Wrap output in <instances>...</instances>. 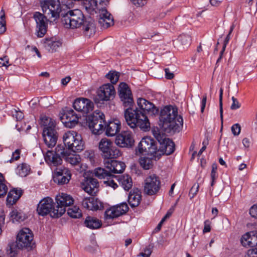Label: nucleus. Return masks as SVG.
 <instances>
[{"label":"nucleus","instance_id":"nucleus-1","mask_svg":"<svg viewBox=\"0 0 257 257\" xmlns=\"http://www.w3.org/2000/svg\"><path fill=\"white\" fill-rule=\"evenodd\" d=\"M43 14L36 12L34 19L36 23V35L38 38L44 36L47 31V21L51 22L58 20L62 11L59 0H43L41 2Z\"/></svg>","mask_w":257,"mask_h":257},{"label":"nucleus","instance_id":"nucleus-2","mask_svg":"<svg viewBox=\"0 0 257 257\" xmlns=\"http://www.w3.org/2000/svg\"><path fill=\"white\" fill-rule=\"evenodd\" d=\"M62 23L66 28L75 29L83 26L84 35L90 37L95 32L94 21L90 17L85 18L82 11L79 9L68 11L63 15Z\"/></svg>","mask_w":257,"mask_h":257},{"label":"nucleus","instance_id":"nucleus-3","mask_svg":"<svg viewBox=\"0 0 257 257\" xmlns=\"http://www.w3.org/2000/svg\"><path fill=\"white\" fill-rule=\"evenodd\" d=\"M159 125L166 133L174 134L179 132L183 126V118L178 114L177 107L166 105L161 110Z\"/></svg>","mask_w":257,"mask_h":257},{"label":"nucleus","instance_id":"nucleus-4","mask_svg":"<svg viewBox=\"0 0 257 257\" xmlns=\"http://www.w3.org/2000/svg\"><path fill=\"white\" fill-rule=\"evenodd\" d=\"M124 117L128 125L134 128L139 127L144 131H148L150 128V123L148 117L138 108L125 109Z\"/></svg>","mask_w":257,"mask_h":257},{"label":"nucleus","instance_id":"nucleus-5","mask_svg":"<svg viewBox=\"0 0 257 257\" xmlns=\"http://www.w3.org/2000/svg\"><path fill=\"white\" fill-rule=\"evenodd\" d=\"M34 244L32 231L28 228H23L18 233L16 241L9 244V253L14 256L17 253V249L31 250Z\"/></svg>","mask_w":257,"mask_h":257},{"label":"nucleus","instance_id":"nucleus-6","mask_svg":"<svg viewBox=\"0 0 257 257\" xmlns=\"http://www.w3.org/2000/svg\"><path fill=\"white\" fill-rule=\"evenodd\" d=\"M40 123L44 126L43 137L45 145L49 148H53L57 144L58 137L55 120L45 116L41 118Z\"/></svg>","mask_w":257,"mask_h":257},{"label":"nucleus","instance_id":"nucleus-7","mask_svg":"<svg viewBox=\"0 0 257 257\" xmlns=\"http://www.w3.org/2000/svg\"><path fill=\"white\" fill-rule=\"evenodd\" d=\"M154 137L160 143L159 149L157 150V155H155V160H159L162 155H169L175 150V144L170 139L167 138L165 135L162 133L159 128H154L152 130Z\"/></svg>","mask_w":257,"mask_h":257},{"label":"nucleus","instance_id":"nucleus-8","mask_svg":"<svg viewBox=\"0 0 257 257\" xmlns=\"http://www.w3.org/2000/svg\"><path fill=\"white\" fill-rule=\"evenodd\" d=\"M98 149L105 161L117 158L121 155L119 150L113 145L110 140L107 138H103L100 141Z\"/></svg>","mask_w":257,"mask_h":257},{"label":"nucleus","instance_id":"nucleus-9","mask_svg":"<svg viewBox=\"0 0 257 257\" xmlns=\"http://www.w3.org/2000/svg\"><path fill=\"white\" fill-rule=\"evenodd\" d=\"M104 115L101 112H94L86 117V123L92 133L95 135H100L104 131Z\"/></svg>","mask_w":257,"mask_h":257},{"label":"nucleus","instance_id":"nucleus-10","mask_svg":"<svg viewBox=\"0 0 257 257\" xmlns=\"http://www.w3.org/2000/svg\"><path fill=\"white\" fill-rule=\"evenodd\" d=\"M66 156V150L63 146L58 145L54 151L48 150L44 155L46 163L51 166H58L62 163V158Z\"/></svg>","mask_w":257,"mask_h":257},{"label":"nucleus","instance_id":"nucleus-11","mask_svg":"<svg viewBox=\"0 0 257 257\" xmlns=\"http://www.w3.org/2000/svg\"><path fill=\"white\" fill-rule=\"evenodd\" d=\"M55 199L57 203L56 205L57 212H53L52 215L60 217L65 212V207L72 204L74 200L70 195L63 193H59L56 196Z\"/></svg>","mask_w":257,"mask_h":257},{"label":"nucleus","instance_id":"nucleus-12","mask_svg":"<svg viewBox=\"0 0 257 257\" xmlns=\"http://www.w3.org/2000/svg\"><path fill=\"white\" fill-rule=\"evenodd\" d=\"M60 119L64 126L68 128H73L78 123L80 116L72 109L65 108L62 109L59 114Z\"/></svg>","mask_w":257,"mask_h":257},{"label":"nucleus","instance_id":"nucleus-13","mask_svg":"<svg viewBox=\"0 0 257 257\" xmlns=\"http://www.w3.org/2000/svg\"><path fill=\"white\" fill-rule=\"evenodd\" d=\"M161 187V182L158 176L152 175L145 180L144 191L145 194L152 196L156 194Z\"/></svg>","mask_w":257,"mask_h":257},{"label":"nucleus","instance_id":"nucleus-14","mask_svg":"<svg viewBox=\"0 0 257 257\" xmlns=\"http://www.w3.org/2000/svg\"><path fill=\"white\" fill-rule=\"evenodd\" d=\"M138 151L140 153H146L155 159V155H157V147L156 142L150 137H144L138 145Z\"/></svg>","mask_w":257,"mask_h":257},{"label":"nucleus","instance_id":"nucleus-15","mask_svg":"<svg viewBox=\"0 0 257 257\" xmlns=\"http://www.w3.org/2000/svg\"><path fill=\"white\" fill-rule=\"evenodd\" d=\"M37 211L38 214L41 216H45L49 214L53 218H57L52 215V214L57 212L56 205H54L53 200L48 197L41 200L38 205Z\"/></svg>","mask_w":257,"mask_h":257},{"label":"nucleus","instance_id":"nucleus-16","mask_svg":"<svg viewBox=\"0 0 257 257\" xmlns=\"http://www.w3.org/2000/svg\"><path fill=\"white\" fill-rule=\"evenodd\" d=\"M115 143L120 147L129 148L134 146L135 140L131 132L124 131L116 136Z\"/></svg>","mask_w":257,"mask_h":257},{"label":"nucleus","instance_id":"nucleus-17","mask_svg":"<svg viewBox=\"0 0 257 257\" xmlns=\"http://www.w3.org/2000/svg\"><path fill=\"white\" fill-rule=\"evenodd\" d=\"M128 210L126 203H122L113 206L105 211L104 216L106 219L116 218L125 214Z\"/></svg>","mask_w":257,"mask_h":257},{"label":"nucleus","instance_id":"nucleus-18","mask_svg":"<svg viewBox=\"0 0 257 257\" xmlns=\"http://www.w3.org/2000/svg\"><path fill=\"white\" fill-rule=\"evenodd\" d=\"M73 107L78 111L87 113L94 107L93 102L85 97H78L73 102Z\"/></svg>","mask_w":257,"mask_h":257},{"label":"nucleus","instance_id":"nucleus-19","mask_svg":"<svg viewBox=\"0 0 257 257\" xmlns=\"http://www.w3.org/2000/svg\"><path fill=\"white\" fill-rule=\"evenodd\" d=\"M81 187L89 194L94 196L99 191V183L93 177L85 178L81 183Z\"/></svg>","mask_w":257,"mask_h":257},{"label":"nucleus","instance_id":"nucleus-20","mask_svg":"<svg viewBox=\"0 0 257 257\" xmlns=\"http://www.w3.org/2000/svg\"><path fill=\"white\" fill-rule=\"evenodd\" d=\"M70 171L67 168L57 169L53 177L54 181L58 184H64L69 182L71 178Z\"/></svg>","mask_w":257,"mask_h":257},{"label":"nucleus","instance_id":"nucleus-21","mask_svg":"<svg viewBox=\"0 0 257 257\" xmlns=\"http://www.w3.org/2000/svg\"><path fill=\"white\" fill-rule=\"evenodd\" d=\"M137 103L139 107L144 112H147L151 115H155L159 112V109L151 102L146 100L143 97H139Z\"/></svg>","mask_w":257,"mask_h":257},{"label":"nucleus","instance_id":"nucleus-22","mask_svg":"<svg viewBox=\"0 0 257 257\" xmlns=\"http://www.w3.org/2000/svg\"><path fill=\"white\" fill-rule=\"evenodd\" d=\"M104 164L106 169L109 170L111 174L121 173L125 167L123 162L112 159L104 161Z\"/></svg>","mask_w":257,"mask_h":257},{"label":"nucleus","instance_id":"nucleus-23","mask_svg":"<svg viewBox=\"0 0 257 257\" xmlns=\"http://www.w3.org/2000/svg\"><path fill=\"white\" fill-rule=\"evenodd\" d=\"M81 204L84 208L91 210H97L103 207L102 203L94 197L84 198Z\"/></svg>","mask_w":257,"mask_h":257},{"label":"nucleus","instance_id":"nucleus-24","mask_svg":"<svg viewBox=\"0 0 257 257\" xmlns=\"http://www.w3.org/2000/svg\"><path fill=\"white\" fill-rule=\"evenodd\" d=\"M241 244L244 247H253L257 245V231L248 232L240 239Z\"/></svg>","mask_w":257,"mask_h":257},{"label":"nucleus","instance_id":"nucleus-25","mask_svg":"<svg viewBox=\"0 0 257 257\" xmlns=\"http://www.w3.org/2000/svg\"><path fill=\"white\" fill-rule=\"evenodd\" d=\"M97 96H114L116 91L113 85L110 83L104 84L97 90Z\"/></svg>","mask_w":257,"mask_h":257},{"label":"nucleus","instance_id":"nucleus-26","mask_svg":"<svg viewBox=\"0 0 257 257\" xmlns=\"http://www.w3.org/2000/svg\"><path fill=\"white\" fill-rule=\"evenodd\" d=\"M120 122L118 120L115 119L113 121H110L108 124L104 127L105 130V134L107 136H114L119 132L120 129Z\"/></svg>","mask_w":257,"mask_h":257},{"label":"nucleus","instance_id":"nucleus-27","mask_svg":"<svg viewBox=\"0 0 257 257\" xmlns=\"http://www.w3.org/2000/svg\"><path fill=\"white\" fill-rule=\"evenodd\" d=\"M44 45L45 48L50 52H55L58 48H59L62 44L57 41L55 38H46L44 40Z\"/></svg>","mask_w":257,"mask_h":257},{"label":"nucleus","instance_id":"nucleus-28","mask_svg":"<svg viewBox=\"0 0 257 257\" xmlns=\"http://www.w3.org/2000/svg\"><path fill=\"white\" fill-rule=\"evenodd\" d=\"M114 177L125 190H128L132 188L133 185L132 178L128 175H122Z\"/></svg>","mask_w":257,"mask_h":257},{"label":"nucleus","instance_id":"nucleus-29","mask_svg":"<svg viewBox=\"0 0 257 257\" xmlns=\"http://www.w3.org/2000/svg\"><path fill=\"white\" fill-rule=\"evenodd\" d=\"M22 194L21 190L14 189L11 190L8 193L7 198V204L13 205L20 198Z\"/></svg>","mask_w":257,"mask_h":257},{"label":"nucleus","instance_id":"nucleus-30","mask_svg":"<svg viewBox=\"0 0 257 257\" xmlns=\"http://www.w3.org/2000/svg\"><path fill=\"white\" fill-rule=\"evenodd\" d=\"M142 196L139 191L130 192L128 196V201L132 207H136L140 204Z\"/></svg>","mask_w":257,"mask_h":257},{"label":"nucleus","instance_id":"nucleus-31","mask_svg":"<svg viewBox=\"0 0 257 257\" xmlns=\"http://www.w3.org/2000/svg\"><path fill=\"white\" fill-rule=\"evenodd\" d=\"M97 0H84L83 5L86 10L90 14L97 13L99 8Z\"/></svg>","mask_w":257,"mask_h":257},{"label":"nucleus","instance_id":"nucleus-32","mask_svg":"<svg viewBox=\"0 0 257 257\" xmlns=\"http://www.w3.org/2000/svg\"><path fill=\"white\" fill-rule=\"evenodd\" d=\"M79 136V135L74 131H68L64 133L63 136V141L65 146L68 147V149L71 146V144L73 143L75 140V138Z\"/></svg>","mask_w":257,"mask_h":257},{"label":"nucleus","instance_id":"nucleus-33","mask_svg":"<svg viewBox=\"0 0 257 257\" xmlns=\"http://www.w3.org/2000/svg\"><path fill=\"white\" fill-rule=\"evenodd\" d=\"M68 149L74 152H79L84 149V143L80 135L75 138V140Z\"/></svg>","mask_w":257,"mask_h":257},{"label":"nucleus","instance_id":"nucleus-34","mask_svg":"<svg viewBox=\"0 0 257 257\" xmlns=\"http://www.w3.org/2000/svg\"><path fill=\"white\" fill-rule=\"evenodd\" d=\"M119 96H132V93L129 86L124 82H121L118 86Z\"/></svg>","mask_w":257,"mask_h":257},{"label":"nucleus","instance_id":"nucleus-35","mask_svg":"<svg viewBox=\"0 0 257 257\" xmlns=\"http://www.w3.org/2000/svg\"><path fill=\"white\" fill-rule=\"evenodd\" d=\"M85 225L90 229H97L101 226V223L97 218L88 216L84 222Z\"/></svg>","mask_w":257,"mask_h":257},{"label":"nucleus","instance_id":"nucleus-36","mask_svg":"<svg viewBox=\"0 0 257 257\" xmlns=\"http://www.w3.org/2000/svg\"><path fill=\"white\" fill-rule=\"evenodd\" d=\"M93 174L95 176L99 179H104L112 176V174H110L109 170H106L101 167L95 168L94 170Z\"/></svg>","mask_w":257,"mask_h":257},{"label":"nucleus","instance_id":"nucleus-37","mask_svg":"<svg viewBox=\"0 0 257 257\" xmlns=\"http://www.w3.org/2000/svg\"><path fill=\"white\" fill-rule=\"evenodd\" d=\"M30 170V166L25 163H23L18 166L17 173L21 177H24L29 174Z\"/></svg>","mask_w":257,"mask_h":257},{"label":"nucleus","instance_id":"nucleus-38","mask_svg":"<svg viewBox=\"0 0 257 257\" xmlns=\"http://www.w3.org/2000/svg\"><path fill=\"white\" fill-rule=\"evenodd\" d=\"M153 159L149 157H141L139 163L141 166L145 170H149L153 166Z\"/></svg>","mask_w":257,"mask_h":257},{"label":"nucleus","instance_id":"nucleus-39","mask_svg":"<svg viewBox=\"0 0 257 257\" xmlns=\"http://www.w3.org/2000/svg\"><path fill=\"white\" fill-rule=\"evenodd\" d=\"M12 219L14 221L21 222L25 220L26 216L24 213L17 209L13 210L11 213Z\"/></svg>","mask_w":257,"mask_h":257},{"label":"nucleus","instance_id":"nucleus-40","mask_svg":"<svg viewBox=\"0 0 257 257\" xmlns=\"http://www.w3.org/2000/svg\"><path fill=\"white\" fill-rule=\"evenodd\" d=\"M66 161L73 165H76L80 162V158L79 156L75 155L68 154L67 151H66V156L63 157Z\"/></svg>","mask_w":257,"mask_h":257},{"label":"nucleus","instance_id":"nucleus-41","mask_svg":"<svg viewBox=\"0 0 257 257\" xmlns=\"http://www.w3.org/2000/svg\"><path fill=\"white\" fill-rule=\"evenodd\" d=\"M67 214L73 218H79L82 216L81 211L77 206L69 208L67 210Z\"/></svg>","mask_w":257,"mask_h":257},{"label":"nucleus","instance_id":"nucleus-42","mask_svg":"<svg viewBox=\"0 0 257 257\" xmlns=\"http://www.w3.org/2000/svg\"><path fill=\"white\" fill-rule=\"evenodd\" d=\"M98 24L102 29H107L114 24L113 18H108L106 19L99 18Z\"/></svg>","mask_w":257,"mask_h":257},{"label":"nucleus","instance_id":"nucleus-43","mask_svg":"<svg viewBox=\"0 0 257 257\" xmlns=\"http://www.w3.org/2000/svg\"><path fill=\"white\" fill-rule=\"evenodd\" d=\"M178 41L180 42L182 46H187L191 44V39L190 35L183 34L178 37Z\"/></svg>","mask_w":257,"mask_h":257},{"label":"nucleus","instance_id":"nucleus-44","mask_svg":"<svg viewBox=\"0 0 257 257\" xmlns=\"http://www.w3.org/2000/svg\"><path fill=\"white\" fill-rule=\"evenodd\" d=\"M105 77L109 79L112 84H114L117 83L119 79V73L115 71H110L107 73Z\"/></svg>","mask_w":257,"mask_h":257},{"label":"nucleus","instance_id":"nucleus-45","mask_svg":"<svg viewBox=\"0 0 257 257\" xmlns=\"http://www.w3.org/2000/svg\"><path fill=\"white\" fill-rule=\"evenodd\" d=\"M121 101L125 109H134V101L133 97H120Z\"/></svg>","mask_w":257,"mask_h":257},{"label":"nucleus","instance_id":"nucleus-46","mask_svg":"<svg viewBox=\"0 0 257 257\" xmlns=\"http://www.w3.org/2000/svg\"><path fill=\"white\" fill-rule=\"evenodd\" d=\"M97 13L99 14V18H102V19H106L108 18H113L112 16L107 11L105 7L99 8Z\"/></svg>","mask_w":257,"mask_h":257},{"label":"nucleus","instance_id":"nucleus-47","mask_svg":"<svg viewBox=\"0 0 257 257\" xmlns=\"http://www.w3.org/2000/svg\"><path fill=\"white\" fill-rule=\"evenodd\" d=\"M4 180L2 174L0 173V198L5 196L8 192V187L3 183Z\"/></svg>","mask_w":257,"mask_h":257},{"label":"nucleus","instance_id":"nucleus-48","mask_svg":"<svg viewBox=\"0 0 257 257\" xmlns=\"http://www.w3.org/2000/svg\"><path fill=\"white\" fill-rule=\"evenodd\" d=\"M114 177H118L112 174V176L107 178V181H104V183L107 185L111 187L114 189L117 187V185L115 181V178Z\"/></svg>","mask_w":257,"mask_h":257},{"label":"nucleus","instance_id":"nucleus-49","mask_svg":"<svg viewBox=\"0 0 257 257\" xmlns=\"http://www.w3.org/2000/svg\"><path fill=\"white\" fill-rule=\"evenodd\" d=\"M153 246L149 244L144 249V252L139 253L138 256L140 257H150L153 251Z\"/></svg>","mask_w":257,"mask_h":257},{"label":"nucleus","instance_id":"nucleus-50","mask_svg":"<svg viewBox=\"0 0 257 257\" xmlns=\"http://www.w3.org/2000/svg\"><path fill=\"white\" fill-rule=\"evenodd\" d=\"M199 184L198 183L194 184L190 189L189 192V196L191 199L193 198L197 193L199 189Z\"/></svg>","mask_w":257,"mask_h":257},{"label":"nucleus","instance_id":"nucleus-51","mask_svg":"<svg viewBox=\"0 0 257 257\" xmlns=\"http://www.w3.org/2000/svg\"><path fill=\"white\" fill-rule=\"evenodd\" d=\"M234 28V25L233 24L230 27L229 32L228 35H227L226 37L225 38V40L224 41L223 46V47H222L223 48V51H225V48L226 47V45L228 44V42H229V41L230 40V35L231 34L232 31L233 30Z\"/></svg>","mask_w":257,"mask_h":257},{"label":"nucleus","instance_id":"nucleus-52","mask_svg":"<svg viewBox=\"0 0 257 257\" xmlns=\"http://www.w3.org/2000/svg\"><path fill=\"white\" fill-rule=\"evenodd\" d=\"M241 127L238 123H235L231 126V132L234 136H238L240 132Z\"/></svg>","mask_w":257,"mask_h":257},{"label":"nucleus","instance_id":"nucleus-53","mask_svg":"<svg viewBox=\"0 0 257 257\" xmlns=\"http://www.w3.org/2000/svg\"><path fill=\"white\" fill-rule=\"evenodd\" d=\"M244 257H257V248L248 249Z\"/></svg>","mask_w":257,"mask_h":257},{"label":"nucleus","instance_id":"nucleus-54","mask_svg":"<svg viewBox=\"0 0 257 257\" xmlns=\"http://www.w3.org/2000/svg\"><path fill=\"white\" fill-rule=\"evenodd\" d=\"M232 103L231 105L230 108L232 110L239 108L240 106V104L237 99L235 97H232Z\"/></svg>","mask_w":257,"mask_h":257},{"label":"nucleus","instance_id":"nucleus-55","mask_svg":"<svg viewBox=\"0 0 257 257\" xmlns=\"http://www.w3.org/2000/svg\"><path fill=\"white\" fill-rule=\"evenodd\" d=\"M217 166L216 164H213L212 165V170L211 173V179H216L217 177Z\"/></svg>","mask_w":257,"mask_h":257},{"label":"nucleus","instance_id":"nucleus-56","mask_svg":"<svg viewBox=\"0 0 257 257\" xmlns=\"http://www.w3.org/2000/svg\"><path fill=\"white\" fill-rule=\"evenodd\" d=\"M21 151L19 149L16 150L15 152H14L12 154V158L10 160V162L12 163L14 160H18L20 158Z\"/></svg>","mask_w":257,"mask_h":257},{"label":"nucleus","instance_id":"nucleus-57","mask_svg":"<svg viewBox=\"0 0 257 257\" xmlns=\"http://www.w3.org/2000/svg\"><path fill=\"white\" fill-rule=\"evenodd\" d=\"M13 116L15 117L17 121L22 120L24 118L23 113L21 111L15 110V113H13Z\"/></svg>","mask_w":257,"mask_h":257},{"label":"nucleus","instance_id":"nucleus-58","mask_svg":"<svg viewBox=\"0 0 257 257\" xmlns=\"http://www.w3.org/2000/svg\"><path fill=\"white\" fill-rule=\"evenodd\" d=\"M249 214L252 217L257 218V205H254L250 208Z\"/></svg>","mask_w":257,"mask_h":257},{"label":"nucleus","instance_id":"nucleus-59","mask_svg":"<svg viewBox=\"0 0 257 257\" xmlns=\"http://www.w3.org/2000/svg\"><path fill=\"white\" fill-rule=\"evenodd\" d=\"M222 98L219 97V112L221 119V125L223 124V107H222Z\"/></svg>","mask_w":257,"mask_h":257},{"label":"nucleus","instance_id":"nucleus-60","mask_svg":"<svg viewBox=\"0 0 257 257\" xmlns=\"http://www.w3.org/2000/svg\"><path fill=\"white\" fill-rule=\"evenodd\" d=\"M165 77L167 79H172L174 77V74L173 72H171L169 68L165 69Z\"/></svg>","mask_w":257,"mask_h":257},{"label":"nucleus","instance_id":"nucleus-61","mask_svg":"<svg viewBox=\"0 0 257 257\" xmlns=\"http://www.w3.org/2000/svg\"><path fill=\"white\" fill-rule=\"evenodd\" d=\"M160 94L159 93H157L155 92L152 91L151 90L147 89L145 90L143 94H141L142 95H146V96H153L156 95Z\"/></svg>","mask_w":257,"mask_h":257},{"label":"nucleus","instance_id":"nucleus-62","mask_svg":"<svg viewBox=\"0 0 257 257\" xmlns=\"http://www.w3.org/2000/svg\"><path fill=\"white\" fill-rule=\"evenodd\" d=\"M210 222L207 220L204 222V227L203 230V233L208 232L210 231Z\"/></svg>","mask_w":257,"mask_h":257},{"label":"nucleus","instance_id":"nucleus-63","mask_svg":"<svg viewBox=\"0 0 257 257\" xmlns=\"http://www.w3.org/2000/svg\"><path fill=\"white\" fill-rule=\"evenodd\" d=\"M146 0H131L134 5L138 7L144 6L146 3Z\"/></svg>","mask_w":257,"mask_h":257},{"label":"nucleus","instance_id":"nucleus-64","mask_svg":"<svg viewBox=\"0 0 257 257\" xmlns=\"http://www.w3.org/2000/svg\"><path fill=\"white\" fill-rule=\"evenodd\" d=\"M6 30V21H0V34L4 33Z\"/></svg>","mask_w":257,"mask_h":257}]
</instances>
